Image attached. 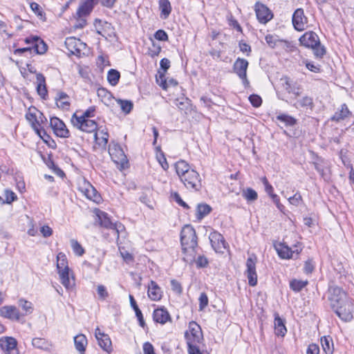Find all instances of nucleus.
I'll use <instances>...</instances> for the list:
<instances>
[{
  "label": "nucleus",
  "mask_w": 354,
  "mask_h": 354,
  "mask_svg": "<svg viewBox=\"0 0 354 354\" xmlns=\"http://www.w3.org/2000/svg\"><path fill=\"white\" fill-rule=\"evenodd\" d=\"M71 121L75 127L86 133H95L97 129V124L95 120L84 119V117H78L76 113L72 115Z\"/></svg>",
  "instance_id": "obj_5"
},
{
  "label": "nucleus",
  "mask_w": 354,
  "mask_h": 354,
  "mask_svg": "<svg viewBox=\"0 0 354 354\" xmlns=\"http://www.w3.org/2000/svg\"><path fill=\"white\" fill-rule=\"evenodd\" d=\"M288 201L290 204L295 206H299L303 201L302 197L299 192H296L294 196L288 198Z\"/></svg>",
  "instance_id": "obj_49"
},
{
  "label": "nucleus",
  "mask_w": 354,
  "mask_h": 354,
  "mask_svg": "<svg viewBox=\"0 0 354 354\" xmlns=\"http://www.w3.org/2000/svg\"><path fill=\"white\" fill-rule=\"evenodd\" d=\"M150 55L152 57L158 56L161 51V46L159 44H156L153 41H152V48L149 49Z\"/></svg>",
  "instance_id": "obj_59"
},
{
  "label": "nucleus",
  "mask_w": 354,
  "mask_h": 354,
  "mask_svg": "<svg viewBox=\"0 0 354 354\" xmlns=\"http://www.w3.org/2000/svg\"><path fill=\"white\" fill-rule=\"evenodd\" d=\"M199 309L203 310L208 305V297L206 293L201 292L199 297Z\"/></svg>",
  "instance_id": "obj_55"
},
{
  "label": "nucleus",
  "mask_w": 354,
  "mask_h": 354,
  "mask_svg": "<svg viewBox=\"0 0 354 354\" xmlns=\"http://www.w3.org/2000/svg\"><path fill=\"white\" fill-rule=\"evenodd\" d=\"M307 354H319V348L315 344H311L308 346L307 349Z\"/></svg>",
  "instance_id": "obj_64"
},
{
  "label": "nucleus",
  "mask_w": 354,
  "mask_h": 354,
  "mask_svg": "<svg viewBox=\"0 0 354 354\" xmlns=\"http://www.w3.org/2000/svg\"><path fill=\"white\" fill-rule=\"evenodd\" d=\"M65 45L67 49L73 55L80 56L82 48H84L86 44L80 39L75 37H68L65 41Z\"/></svg>",
  "instance_id": "obj_14"
},
{
  "label": "nucleus",
  "mask_w": 354,
  "mask_h": 354,
  "mask_svg": "<svg viewBox=\"0 0 354 354\" xmlns=\"http://www.w3.org/2000/svg\"><path fill=\"white\" fill-rule=\"evenodd\" d=\"M294 106L298 109V108H305V109H310V110H313L314 108V103L313 100L310 96H304L301 99H299L297 102L294 104Z\"/></svg>",
  "instance_id": "obj_29"
},
{
  "label": "nucleus",
  "mask_w": 354,
  "mask_h": 354,
  "mask_svg": "<svg viewBox=\"0 0 354 354\" xmlns=\"http://www.w3.org/2000/svg\"><path fill=\"white\" fill-rule=\"evenodd\" d=\"M321 344L326 354H333L334 351L333 342L330 336H324L322 337Z\"/></svg>",
  "instance_id": "obj_32"
},
{
  "label": "nucleus",
  "mask_w": 354,
  "mask_h": 354,
  "mask_svg": "<svg viewBox=\"0 0 354 354\" xmlns=\"http://www.w3.org/2000/svg\"><path fill=\"white\" fill-rule=\"evenodd\" d=\"M249 62L243 58L238 57L233 64V71L238 77L243 76L247 74Z\"/></svg>",
  "instance_id": "obj_21"
},
{
  "label": "nucleus",
  "mask_w": 354,
  "mask_h": 354,
  "mask_svg": "<svg viewBox=\"0 0 354 354\" xmlns=\"http://www.w3.org/2000/svg\"><path fill=\"white\" fill-rule=\"evenodd\" d=\"M159 73V77L156 79L157 82L159 84V85L165 90H166L169 86H175L178 84V82L176 80L174 79H169L167 80L165 78V74L161 73L160 71H158Z\"/></svg>",
  "instance_id": "obj_31"
},
{
  "label": "nucleus",
  "mask_w": 354,
  "mask_h": 354,
  "mask_svg": "<svg viewBox=\"0 0 354 354\" xmlns=\"http://www.w3.org/2000/svg\"><path fill=\"white\" fill-rule=\"evenodd\" d=\"M180 243L183 252L185 254L184 261L192 263L196 255L195 249L198 245V241L196 231L190 225H186L183 227L180 232Z\"/></svg>",
  "instance_id": "obj_2"
},
{
  "label": "nucleus",
  "mask_w": 354,
  "mask_h": 354,
  "mask_svg": "<svg viewBox=\"0 0 354 354\" xmlns=\"http://www.w3.org/2000/svg\"><path fill=\"white\" fill-rule=\"evenodd\" d=\"M209 239L212 243V245L216 250L215 244L217 242L218 247H219L220 244L224 245L225 240L223 236L218 232H213L210 234Z\"/></svg>",
  "instance_id": "obj_43"
},
{
  "label": "nucleus",
  "mask_w": 354,
  "mask_h": 354,
  "mask_svg": "<svg viewBox=\"0 0 354 354\" xmlns=\"http://www.w3.org/2000/svg\"><path fill=\"white\" fill-rule=\"evenodd\" d=\"M109 153L112 160L117 164L120 163L123 165L124 162H127V157L118 144H113L109 145Z\"/></svg>",
  "instance_id": "obj_13"
},
{
  "label": "nucleus",
  "mask_w": 354,
  "mask_h": 354,
  "mask_svg": "<svg viewBox=\"0 0 354 354\" xmlns=\"http://www.w3.org/2000/svg\"><path fill=\"white\" fill-rule=\"evenodd\" d=\"M5 197L6 203L10 204L12 202L17 200V195L11 190L5 191Z\"/></svg>",
  "instance_id": "obj_58"
},
{
  "label": "nucleus",
  "mask_w": 354,
  "mask_h": 354,
  "mask_svg": "<svg viewBox=\"0 0 354 354\" xmlns=\"http://www.w3.org/2000/svg\"><path fill=\"white\" fill-rule=\"evenodd\" d=\"M120 77V73L115 69H110L107 74V80L111 86L118 84Z\"/></svg>",
  "instance_id": "obj_40"
},
{
  "label": "nucleus",
  "mask_w": 354,
  "mask_h": 354,
  "mask_svg": "<svg viewBox=\"0 0 354 354\" xmlns=\"http://www.w3.org/2000/svg\"><path fill=\"white\" fill-rule=\"evenodd\" d=\"M278 255L281 259H297L298 254L301 252L302 248L299 243L289 247L286 243H280L276 247Z\"/></svg>",
  "instance_id": "obj_6"
},
{
  "label": "nucleus",
  "mask_w": 354,
  "mask_h": 354,
  "mask_svg": "<svg viewBox=\"0 0 354 354\" xmlns=\"http://www.w3.org/2000/svg\"><path fill=\"white\" fill-rule=\"evenodd\" d=\"M328 293L330 306L335 314L344 322L351 321L354 310L353 299L337 286L330 287Z\"/></svg>",
  "instance_id": "obj_1"
},
{
  "label": "nucleus",
  "mask_w": 354,
  "mask_h": 354,
  "mask_svg": "<svg viewBox=\"0 0 354 354\" xmlns=\"http://www.w3.org/2000/svg\"><path fill=\"white\" fill-rule=\"evenodd\" d=\"M308 283L307 280H298L296 279H292L290 281V288L293 291L298 292H300Z\"/></svg>",
  "instance_id": "obj_39"
},
{
  "label": "nucleus",
  "mask_w": 354,
  "mask_h": 354,
  "mask_svg": "<svg viewBox=\"0 0 354 354\" xmlns=\"http://www.w3.org/2000/svg\"><path fill=\"white\" fill-rule=\"evenodd\" d=\"M142 348L144 354H156L153 346L149 342L144 343Z\"/></svg>",
  "instance_id": "obj_60"
},
{
  "label": "nucleus",
  "mask_w": 354,
  "mask_h": 354,
  "mask_svg": "<svg viewBox=\"0 0 354 354\" xmlns=\"http://www.w3.org/2000/svg\"><path fill=\"white\" fill-rule=\"evenodd\" d=\"M190 334L187 333L189 342L199 343L202 339V330L201 326L195 322H191L189 324Z\"/></svg>",
  "instance_id": "obj_18"
},
{
  "label": "nucleus",
  "mask_w": 354,
  "mask_h": 354,
  "mask_svg": "<svg viewBox=\"0 0 354 354\" xmlns=\"http://www.w3.org/2000/svg\"><path fill=\"white\" fill-rule=\"evenodd\" d=\"M30 7L31 10L38 16L40 19H42L44 17V12L42 11L40 6L36 2H31L30 3Z\"/></svg>",
  "instance_id": "obj_52"
},
{
  "label": "nucleus",
  "mask_w": 354,
  "mask_h": 354,
  "mask_svg": "<svg viewBox=\"0 0 354 354\" xmlns=\"http://www.w3.org/2000/svg\"><path fill=\"white\" fill-rule=\"evenodd\" d=\"M50 125L57 136L61 138H68L70 136L69 131L67 129L65 124L58 118H51Z\"/></svg>",
  "instance_id": "obj_12"
},
{
  "label": "nucleus",
  "mask_w": 354,
  "mask_h": 354,
  "mask_svg": "<svg viewBox=\"0 0 354 354\" xmlns=\"http://www.w3.org/2000/svg\"><path fill=\"white\" fill-rule=\"evenodd\" d=\"M71 247L74 251V252L77 256H82L84 254V249L82 248V246L79 243V242L77 240L72 239L71 240Z\"/></svg>",
  "instance_id": "obj_46"
},
{
  "label": "nucleus",
  "mask_w": 354,
  "mask_h": 354,
  "mask_svg": "<svg viewBox=\"0 0 354 354\" xmlns=\"http://www.w3.org/2000/svg\"><path fill=\"white\" fill-rule=\"evenodd\" d=\"M172 200L176 201L178 205L183 207L185 209H189V206L181 198L180 196L177 192H174L171 194Z\"/></svg>",
  "instance_id": "obj_47"
},
{
  "label": "nucleus",
  "mask_w": 354,
  "mask_h": 354,
  "mask_svg": "<svg viewBox=\"0 0 354 354\" xmlns=\"http://www.w3.org/2000/svg\"><path fill=\"white\" fill-rule=\"evenodd\" d=\"M277 119L285 124L286 126H293L296 124V120L286 114H279L277 116Z\"/></svg>",
  "instance_id": "obj_44"
},
{
  "label": "nucleus",
  "mask_w": 354,
  "mask_h": 354,
  "mask_svg": "<svg viewBox=\"0 0 354 354\" xmlns=\"http://www.w3.org/2000/svg\"><path fill=\"white\" fill-rule=\"evenodd\" d=\"M176 171L180 178L183 176L185 173L191 171L189 165L184 160H180L175 164Z\"/></svg>",
  "instance_id": "obj_37"
},
{
  "label": "nucleus",
  "mask_w": 354,
  "mask_h": 354,
  "mask_svg": "<svg viewBox=\"0 0 354 354\" xmlns=\"http://www.w3.org/2000/svg\"><path fill=\"white\" fill-rule=\"evenodd\" d=\"M185 337L187 339L189 354H202L198 347L196 345L193 344L192 342H189V337H188L187 332L185 333Z\"/></svg>",
  "instance_id": "obj_48"
},
{
  "label": "nucleus",
  "mask_w": 354,
  "mask_h": 354,
  "mask_svg": "<svg viewBox=\"0 0 354 354\" xmlns=\"http://www.w3.org/2000/svg\"><path fill=\"white\" fill-rule=\"evenodd\" d=\"M40 232L45 238L49 237L53 234V230L48 225H44L40 228Z\"/></svg>",
  "instance_id": "obj_63"
},
{
  "label": "nucleus",
  "mask_w": 354,
  "mask_h": 354,
  "mask_svg": "<svg viewBox=\"0 0 354 354\" xmlns=\"http://www.w3.org/2000/svg\"><path fill=\"white\" fill-rule=\"evenodd\" d=\"M171 286L173 291L178 294H181L183 291L182 286L178 281L172 279L171 281Z\"/></svg>",
  "instance_id": "obj_61"
},
{
  "label": "nucleus",
  "mask_w": 354,
  "mask_h": 354,
  "mask_svg": "<svg viewBox=\"0 0 354 354\" xmlns=\"http://www.w3.org/2000/svg\"><path fill=\"white\" fill-rule=\"evenodd\" d=\"M27 44H30L32 48V53L42 55L47 50V45L40 37L37 36H30L25 39Z\"/></svg>",
  "instance_id": "obj_9"
},
{
  "label": "nucleus",
  "mask_w": 354,
  "mask_h": 354,
  "mask_svg": "<svg viewBox=\"0 0 354 354\" xmlns=\"http://www.w3.org/2000/svg\"><path fill=\"white\" fill-rule=\"evenodd\" d=\"M26 118L29 122L32 123V126L34 129L38 128L37 127L39 126V124L35 113H28L26 114Z\"/></svg>",
  "instance_id": "obj_56"
},
{
  "label": "nucleus",
  "mask_w": 354,
  "mask_h": 354,
  "mask_svg": "<svg viewBox=\"0 0 354 354\" xmlns=\"http://www.w3.org/2000/svg\"><path fill=\"white\" fill-rule=\"evenodd\" d=\"M32 344L34 347L42 349V350H49L51 344L44 338L35 337L32 340Z\"/></svg>",
  "instance_id": "obj_38"
},
{
  "label": "nucleus",
  "mask_w": 354,
  "mask_h": 354,
  "mask_svg": "<svg viewBox=\"0 0 354 354\" xmlns=\"http://www.w3.org/2000/svg\"><path fill=\"white\" fill-rule=\"evenodd\" d=\"M257 258L255 254H252L249 256L246 261V270L245 275L248 279V284L250 286H255L257 284V274L256 271V263Z\"/></svg>",
  "instance_id": "obj_8"
},
{
  "label": "nucleus",
  "mask_w": 354,
  "mask_h": 354,
  "mask_svg": "<svg viewBox=\"0 0 354 354\" xmlns=\"http://www.w3.org/2000/svg\"><path fill=\"white\" fill-rule=\"evenodd\" d=\"M88 186V187L85 189L86 196L95 203H99L102 199L100 194L91 184Z\"/></svg>",
  "instance_id": "obj_35"
},
{
  "label": "nucleus",
  "mask_w": 354,
  "mask_h": 354,
  "mask_svg": "<svg viewBox=\"0 0 354 354\" xmlns=\"http://www.w3.org/2000/svg\"><path fill=\"white\" fill-rule=\"evenodd\" d=\"M95 336L98 342L99 346L105 351L110 353L112 351V344L108 335L102 333L99 328L95 331Z\"/></svg>",
  "instance_id": "obj_16"
},
{
  "label": "nucleus",
  "mask_w": 354,
  "mask_h": 354,
  "mask_svg": "<svg viewBox=\"0 0 354 354\" xmlns=\"http://www.w3.org/2000/svg\"><path fill=\"white\" fill-rule=\"evenodd\" d=\"M147 295L149 298L152 301H159L162 297L161 288L156 282L151 280L148 285Z\"/></svg>",
  "instance_id": "obj_20"
},
{
  "label": "nucleus",
  "mask_w": 354,
  "mask_h": 354,
  "mask_svg": "<svg viewBox=\"0 0 354 354\" xmlns=\"http://www.w3.org/2000/svg\"><path fill=\"white\" fill-rule=\"evenodd\" d=\"M255 12L257 17L261 23L266 24L272 18V15L268 8L259 2L255 4Z\"/></svg>",
  "instance_id": "obj_15"
},
{
  "label": "nucleus",
  "mask_w": 354,
  "mask_h": 354,
  "mask_svg": "<svg viewBox=\"0 0 354 354\" xmlns=\"http://www.w3.org/2000/svg\"><path fill=\"white\" fill-rule=\"evenodd\" d=\"M19 305L26 311V313H31L32 311V303L24 299H19Z\"/></svg>",
  "instance_id": "obj_50"
},
{
  "label": "nucleus",
  "mask_w": 354,
  "mask_h": 354,
  "mask_svg": "<svg viewBox=\"0 0 354 354\" xmlns=\"http://www.w3.org/2000/svg\"><path fill=\"white\" fill-rule=\"evenodd\" d=\"M265 39H266L267 44H268V46L270 48H274L277 45L278 42H283V43H285L287 48H289L290 46H292L290 45V42H288V41H287L286 40L279 39L277 35H268L266 36Z\"/></svg>",
  "instance_id": "obj_36"
},
{
  "label": "nucleus",
  "mask_w": 354,
  "mask_h": 354,
  "mask_svg": "<svg viewBox=\"0 0 354 354\" xmlns=\"http://www.w3.org/2000/svg\"><path fill=\"white\" fill-rule=\"evenodd\" d=\"M69 96L64 92H58L57 96L55 97L57 106L63 110L69 109L70 102L67 100Z\"/></svg>",
  "instance_id": "obj_25"
},
{
  "label": "nucleus",
  "mask_w": 354,
  "mask_h": 354,
  "mask_svg": "<svg viewBox=\"0 0 354 354\" xmlns=\"http://www.w3.org/2000/svg\"><path fill=\"white\" fill-rule=\"evenodd\" d=\"M0 348L5 354H19L17 341L12 337H1Z\"/></svg>",
  "instance_id": "obj_10"
},
{
  "label": "nucleus",
  "mask_w": 354,
  "mask_h": 354,
  "mask_svg": "<svg viewBox=\"0 0 354 354\" xmlns=\"http://www.w3.org/2000/svg\"><path fill=\"white\" fill-rule=\"evenodd\" d=\"M117 103L125 114H129L133 107V104L131 100L118 99Z\"/></svg>",
  "instance_id": "obj_42"
},
{
  "label": "nucleus",
  "mask_w": 354,
  "mask_h": 354,
  "mask_svg": "<svg viewBox=\"0 0 354 354\" xmlns=\"http://www.w3.org/2000/svg\"><path fill=\"white\" fill-rule=\"evenodd\" d=\"M283 86L288 93H292L295 96L300 95L301 91V86L296 82H292L288 77L285 78Z\"/></svg>",
  "instance_id": "obj_26"
},
{
  "label": "nucleus",
  "mask_w": 354,
  "mask_h": 354,
  "mask_svg": "<svg viewBox=\"0 0 354 354\" xmlns=\"http://www.w3.org/2000/svg\"><path fill=\"white\" fill-rule=\"evenodd\" d=\"M249 100L252 105L254 107H259L261 105L262 99L261 97L256 94L250 95L249 97Z\"/></svg>",
  "instance_id": "obj_53"
},
{
  "label": "nucleus",
  "mask_w": 354,
  "mask_h": 354,
  "mask_svg": "<svg viewBox=\"0 0 354 354\" xmlns=\"http://www.w3.org/2000/svg\"><path fill=\"white\" fill-rule=\"evenodd\" d=\"M0 315L3 317L12 319L19 320L20 313L19 310L14 306H4L0 308Z\"/></svg>",
  "instance_id": "obj_17"
},
{
  "label": "nucleus",
  "mask_w": 354,
  "mask_h": 354,
  "mask_svg": "<svg viewBox=\"0 0 354 354\" xmlns=\"http://www.w3.org/2000/svg\"><path fill=\"white\" fill-rule=\"evenodd\" d=\"M292 25L297 31H303L305 30L308 24V19L304 15L302 8H297L292 15Z\"/></svg>",
  "instance_id": "obj_11"
},
{
  "label": "nucleus",
  "mask_w": 354,
  "mask_h": 354,
  "mask_svg": "<svg viewBox=\"0 0 354 354\" xmlns=\"http://www.w3.org/2000/svg\"><path fill=\"white\" fill-rule=\"evenodd\" d=\"M75 346L77 351L84 354L87 344V339L83 334H80L74 337Z\"/></svg>",
  "instance_id": "obj_28"
},
{
  "label": "nucleus",
  "mask_w": 354,
  "mask_h": 354,
  "mask_svg": "<svg viewBox=\"0 0 354 354\" xmlns=\"http://www.w3.org/2000/svg\"><path fill=\"white\" fill-rule=\"evenodd\" d=\"M351 115V112L348 110V106L346 104L341 105L339 109H338L331 118V120L336 122H339L346 118H349Z\"/></svg>",
  "instance_id": "obj_24"
},
{
  "label": "nucleus",
  "mask_w": 354,
  "mask_h": 354,
  "mask_svg": "<svg viewBox=\"0 0 354 354\" xmlns=\"http://www.w3.org/2000/svg\"><path fill=\"white\" fill-rule=\"evenodd\" d=\"M96 216V222H97L101 227L111 230L113 239L118 240L119 239L120 232L124 228V225L120 223H113L108 216L107 213L101 210H97Z\"/></svg>",
  "instance_id": "obj_4"
},
{
  "label": "nucleus",
  "mask_w": 354,
  "mask_h": 354,
  "mask_svg": "<svg viewBox=\"0 0 354 354\" xmlns=\"http://www.w3.org/2000/svg\"><path fill=\"white\" fill-rule=\"evenodd\" d=\"M58 274L62 285L68 290L72 289L75 286V281L73 277H69V268L65 270H60Z\"/></svg>",
  "instance_id": "obj_23"
},
{
  "label": "nucleus",
  "mask_w": 354,
  "mask_h": 354,
  "mask_svg": "<svg viewBox=\"0 0 354 354\" xmlns=\"http://www.w3.org/2000/svg\"><path fill=\"white\" fill-rule=\"evenodd\" d=\"M159 8L161 11V18L167 19L171 12V6L169 0H160Z\"/></svg>",
  "instance_id": "obj_34"
},
{
  "label": "nucleus",
  "mask_w": 354,
  "mask_h": 354,
  "mask_svg": "<svg viewBox=\"0 0 354 354\" xmlns=\"http://www.w3.org/2000/svg\"><path fill=\"white\" fill-rule=\"evenodd\" d=\"M154 37L158 41H166L168 40V35L163 30H158L154 34Z\"/></svg>",
  "instance_id": "obj_57"
},
{
  "label": "nucleus",
  "mask_w": 354,
  "mask_h": 354,
  "mask_svg": "<svg viewBox=\"0 0 354 354\" xmlns=\"http://www.w3.org/2000/svg\"><path fill=\"white\" fill-rule=\"evenodd\" d=\"M57 269L58 272L60 270H65L68 268V261L66 255L59 252L57 256Z\"/></svg>",
  "instance_id": "obj_41"
},
{
  "label": "nucleus",
  "mask_w": 354,
  "mask_h": 354,
  "mask_svg": "<svg viewBox=\"0 0 354 354\" xmlns=\"http://www.w3.org/2000/svg\"><path fill=\"white\" fill-rule=\"evenodd\" d=\"M300 44L307 48H312L317 58H322L326 54V48L320 43L318 35L313 31L306 32L300 38Z\"/></svg>",
  "instance_id": "obj_3"
},
{
  "label": "nucleus",
  "mask_w": 354,
  "mask_h": 354,
  "mask_svg": "<svg viewBox=\"0 0 354 354\" xmlns=\"http://www.w3.org/2000/svg\"><path fill=\"white\" fill-rule=\"evenodd\" d=\"M153 318L156 322L164 324L170 319V315L165 308H160L153 311Z\"/></svg>",
  "instance_id": "obj_22"
},
{
  "label": "nucleus",
  "mask_w": 354,
  "mask_h": 354,
  "mask_svg": "<svg viewBox=\"0 0 354 354\" xmlns=\"http://www.w3.org/2000/svg\"><path fill=\"white\" fill-rule=\"evenodd\" d=\"M274 330L275 334L278 336L280 335L283 337L287 332L284 321L279 316L278 314H276L274 317Z\"/></svg>",
  "instance_id": "obj_27"
},
{
  "label": "nucleus",
  "mask_w": 354,
  "mask_h": 354,
  "mask_svg": "<svg viewBox=\"0 0 354 354\" xmlns=\"http://www.w3.org/2000/svg\"><path fill=\"white\" fill-rule=\"evenodd\" d=\"M97 295L99 296V299L101 300H105L109 297V293L103 285H99L97 288Z\"/></svg>",
  "instance_id": "obj_51"
},
{
  "label": "nucleus",
  "mask_w": 354,
  "mask_h": 354,
  "mask_svg": "<svg viewBox=\"0 0 354 354\" xmlns=\"http://www.w3.org/2000/svg\"><path fill=\"white\" fill-rule=\"evenodd\" d=\"M160 69L163 71L162 73H165L170 67V61L167 58H163L160 62Z\"/></svg>",
  "instance_id": "obj_62"
},
{
  "label": "nucleus",
  "mask_w": 354,
  "mask_h": 354,
  "mask_svg": "<svg viewBox=\"0 0 354 354\" xmlns=\"http://www.w3.org/2000/svg\"><path fill=\"white\" fill-rule=\"evenodd\" d=\"M180 180L186 188L191 191H199L202 187L200 176L194 169L185 173L180 178Z\"/></svg>",
  "instance_id": "obj_7"
},
{
  "label": "nucleus",
  "mask_w": 354,
  "mask_h": 354,
  "mask_svg": "<svg viewBox=\"0 0 354 354\" xmlns=\"http://www.w3.org/2000/svg\"><path fill=\"white\" fill-rule=\"evenodd\" d=\"M94 7V0H82L76 12V17L81 18L88 15Z\"/></svg>",
  "instance_id": "obj_19"
},
{
  "label": "nucleus",
  "mask_w": 354,
  "mask_h": 354,
  "mask_svg": "<svg viewBox=\"0 0 354 354\" xmlns=\"http://www.w3.org/2000/svg\"><path fill=\"white\" fill-rule=\"evenodd\" d=\"M195 261L198 268H205L208 265V260L205 256H198L196 259H194L193 262Z\"/></svg>",
  "instance_id": "obj_54"
},
{
  "label": "nucleus",
  "mask_w": 354,
  "mask_h": 354,
  "mask_svg": "<svg viewBox=\"0 0 354 354\" xmlns=\"http://www.w3.org/2000/svg\"><path fill=\"white\" fill-rule=\"evenodd\" d=\"M109 137V133L104 130L99 131L98 132H95L94 134V138L96 143L102 147H105L108 143Z\"/></svg>",
  "instance_id": "obj_33"
},
{
  "label": "nucleus",
  "mask_w": 354,
  "mask_h": 354,
  "mask_svg": "<svg viewBox=\"0 0 354 354\" xmlns=\"http://www.w3.org/2000/svg\"><path fill=\"white\" fill-rule=\"evenodd\" d=\"M212 207L206 203H199L196 207V218L198 220H202L205 216L212 212Z\"/></svg>",
  "instance_id": "obj_30"
},
{
  "label": "nucleus",
  "mask_w": 354,
  "mask_h": 354,
  "mask_svg": "<svg viewBox=\"0 0 354 354\" xmlns=\"http://www.w3.org/2000/svg\"><path fill=\"white\" fill-rule=\"evenodd\" d=\"M243 196L248 201H254L257 199L258 194L254 189L247 188L243 191Z\"/></svg>",
  "instance_id": "obj_45"
}]
</instances>
